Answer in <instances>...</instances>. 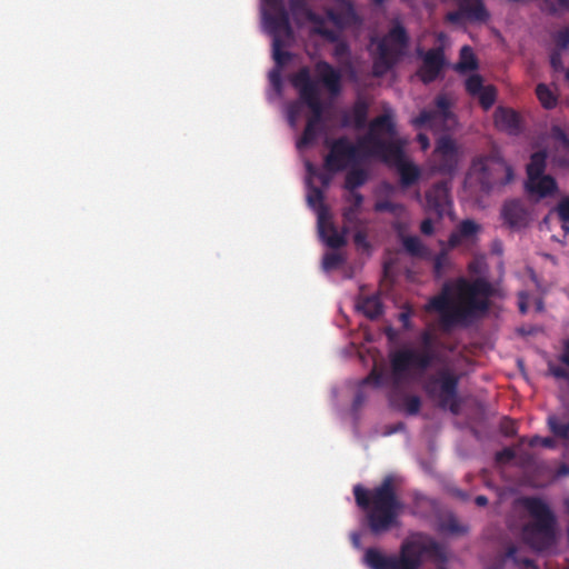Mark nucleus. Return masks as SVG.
<instances>
[{"label":"nucleus","instance_id":"39","mask_svg":"<svg viewBox=\"0 0 569 569\" xmlns=\"http://www.w3.org/2000/svg\"><path fill=\"white\" fill-rule=\"evenodd\" d=\"M436 118H437V111L425 109L416 118L412 119L411 123L413 127L420 129V128L431 124V122Z\"/></svg>","mask_w":569,"mask_h":569},{"label":"nucleus","instance_id":"46","mask_svg":"<svg viewBox=\"0 0 569 569\" xmlns=\"http://www.w3.org/2000/svg\"><path fill=\"white\" fill-rule=\"evenodd\" d=\"M441 529L449 533H463L466 529L453 517L442 523Z\"/></svg>","mask_w":569,"mask_h":569},{"label":"nucleus","instance_id":"37","mask_svg":"<svg viewBox=\"0 0 569 569\" xmlns=\"http://www.w3.org/2000/svg\"><path fill=\"white\" fill-rule=\"evenodd\" d=\"M421 408V399L415 395L402 396V409L409 416H416Z\"/></svg>","mask_w":569,"mask_h":569},{"label":"nucleus","instance_id":"21","mask_svg":"<svg viewBox=\"0 0 569 569\" xmlns=\"http://www.w3.org/2000/svg\"><path fill=\"white\" fill-rule=\"evenodd\" d=\"M481 224L472 219L462 220L448 238V247L455 249L463 243L475 244L478 241V234L481 231Z\"/></svg>","mask_w":569,"mask_h":569},{"label":"nucleus","instance_id":"27","mask_svg":"<svg viewBox=\"0 0 569 569\" xmlns=\"http://www.w3.org/2000/svg\"><path fill=\"white\" fill-rule=\"evenodd\" d=\"M439 244L441 246V250L433 257V276L437 279L442 278L451 266V259L449 257V250L451 249L448 247V242L440 240Z\"/></svg>","mask_w":569,"mask_h":569},{"label":"nucleus","instance_id":"4","mask_svg":"<svg viewBox=\"0 0 569 569\" xmlns=\"http://www.w3.org/2000/svg\"><path fill=\"white\" fill-rule=\"evenodd\" d=\"M531 521L522 528L523 541L538 552L547 551L557 542V517L548 502L540 497H523L520 500Z\"/></svg>","mask_w":569,"mask_h":569},{"label":"nucleus","instance_id":"61","mask_svg":"<svg viewBox=\"0 0 569 569\" xmlns=\"http://www.w3.org/2000/svg\"><path fill=\"white\" fill-rule=\"evenodd\" d=\"M417 141L419 142L422 150H427L430 146L429 138L425 133H419L417 136Z\"/></svg>","mask_w":569,"mask_h":569},{"label":"nucleus","instance_id":"12","mask_svg":"<svg viewBox=\"0 0 569 569\" xmlns=\"http://www.w3.org/2000/svg\"><path fill=\"white\" fill-rule=\"evenodd\" d=\"M327 144L329 152L325 157L323 167L331 173L341 172L351 164H358L362 157H369L367 147H361L360 141L353 144L347 137L327 141Z\"/></svg>","mask_w":569,"mask_h":569},{"label":"nucleus","instance_id":"51","mask_svg":"<svg viewBox=\"0 0 569 569\" xmlns=\"http://www.w3.org/2000/svg\"><path fill=\"white\" fill-rule=\"evenodd\" d=\"M308 201L309 203L315 207L317 203L320 204V209L321 208H326L322 202H323V193L322 191L319 189V188H313L311 190V192L308 194Z\"/></svg>","mask_w":569,"mask_h":569},{"label":"nucleus","instance_id":"43","mask_svg":"<svg viewBox=\"0 0 569 569\" xmlns=\"http://www.w3.org/2000/svg\"><path fill=\"white\" fill-rule=\"evenodd\" d=\"M435 104L437 107V114L440 113L442 118H448L450 113L449 99L443 94H439L435 100Z\"/></svg>","mask_w":569,"mask_h":569},{"label":"nucleus","instance_id":"29","mask_svg":"<svg viewBox=\"0 0 569 569\" xmlns=\"http://www.w3.org/2000/svg\"><path fill=\"white\" fill-rule=\"evenodd\" d=\"M368 180V173L365 169L351 164L350 170L345 178V188L348 191H356L359 187L363 186Z\"/></svg>","mask_w":569,"mask_h":569},{"label":"nucleus","instance_id":"32","mask_svg":"<svg viewBox=\"0 0 569 569\" xmlns=\"http://www.w3.org/2000/svg\"><path fill=\"white\" fill-rule=\"evenodd\" d=\"M547 426L555 438L569 443V421L562 422L557 415H549L547 418Z\"/></svg>","mask_w":569,"mask_h":569},{"label":"nucleus","instance_id":"19","mask_svg":"<svg viewBox=\"0 0 569 569\" xmlns=\"http://www.w3.org/2000/svg\"><path fill=\"white\" fill-rule=\"evenodd\" d=\"M318 228L320 236L329 248L339 249L346 246V234L349 229L343 227L342 232H338L335 226L330 222L327 208H321L318 212Z\"/></svg>","mask_w":569,"mask_h":569},{"label":"nucleus","instance_id":"22","mask_svg":"<svg viewBox=\"0 0 569 569\" xmlns=\"http://www.w3.org/2000/svg\"><path fill=\"white\" fill-rule=\"evenodd\" d=\"M501 218L508 227L520 229L528 224L529 213L520 200L511 199L505 201L501 208Z\"/></svg>","mask_w":569,"mask_h":569},{"label":"nucleus","instance_id":"45","mask_svg":"<svg viewBox=\"0 0 569 569\" xmlns=\"http://www.w3.org/2000/svg\"><path fill=\"white\" fill-rule=\"evenodd\" d=\"M343 261V258L341 257V254L339 253H327L325 257H323V267L325 269L329 270V269H335L337 267H339Z\"/></svg>","mask_w":569,"mask_h":569},{"label":"nucleus","instance_id":"33","mask_svg":"<svg viewBox=\"0 0 569 569\" xmlns=\"http://www.w3.org/2000/svg\"><path fill=\"white\" fill-rule=\"evenodd\" d=\"M319 132L320 126L307 121L303 132L297 141V148L301 150L313 144L319 136Z\"/></svg>","mask_w":569,"mask_h":569},{"label":"nucleus","instance_id":"5","mask_svg":"<svg viewBox=\"0 0 569 569\" xmlns=\"http://www.w3.org/2000/svg\"><path fill=\"white\" fill-rule=\"evenodd\" d=\"M421 349L401 348L390 355V366L393 383H401L411 369L425 372L436 360V352L432 349L435 337L429 330L420 335Z\"/></svg>","mask_w":569,"mask_h":569},{"label":"nucleus","instance_id":"8","mask_svg":"<svg viewBox=\"0 0 569 569\" xmlns=\"http://www.w3.org/2000/svg\"><path fill=\"white\" fill-rule=\"evenodd\" d=\"M397 136V126L392 109L385 108L383 113L373 118L369 123L368 133L360 139V146L367 147V154L370 157H380L388 153H400L399 140H393Z\"/></svg>","mask_w":569,"mask_h":569},{"label":"nucleus","instance_id":"52","mask_svg":"<svg viewBox=\"0 0 569 569\" xmlns=\"http://www.w3.org/2000/svg\"><path fill=\"white\" fill-rule=\"evenodd\" d=\"M549 372L556 379H563L569 382V371L563 367L549 365Z\"/></svg>","mask_w":569,"mask_h":569},{"label":"nucleus","instance_id":"15","mask_svg":"<svg viewBox=\"0 0 569 569\" xmlns=\"http://www.w3.org/2000/svg\"><path fill=\"white\" fill-rule=\"evenodd\" d=\"M458 9L446 14V21L452 24H460L462 21L471 23H486L490 13L482 0H456Z\"/></svg>","mask_w":569,"mask_h":569},{"label":"nucleus","instance_id":"48","mask_svg":"<svg viewBox=\"0 0 569 569\" xmlns=\"http://www.w3.org/2000/svg\"><path fill=\"white\" fill-rule=\"evenodd\" d=\"M542 446L545 448H549V449H553L556 448V440L551 437H539V436H535L532 437L530 440H529V446L530 447H536V446Z\"/></svg>","mask_w":569,"mask_h":569},{"label":"nucleus","instance_id":"35","mask_svg":"<svg viewBox=\"0 0 569 569\" xmlns=\"http://www.w3.org/2000/svg\"><path fill=\"white\" fill-rule=\"evenodd\" d=\"M505 557L512 560L517 566H521L522 569H539L532 559L527 557H519L518 549L513 545L507 548Z\"/></svg>","mask_w":569,"mask_h":569},{"label":"nucleus","instance_id":"36","mask_svg":"<svg viewBox=\"0 0 569 569\" xmlns=\"http://www.w3.org/2000/svg\"><path fill=\"white\" fill-rule=\"evenodd\" d=\"M476 97L479 98L480 106L485 110H489L496 102L497 90L492 86H487Z\"/></svg>","mask_w":569,"mask_h":569},{"label":"nucleus","instance_id":"53","mask_svg":"<svg viewBox=\"0 0 569 569\" xmlns=\"http://www.w3.org/2000/svg\"><path fill=\"white\" fill-rule=\"evenodd\" d=\"M349 196L347 197V201L350 203L351 207L359 210L362 207L363 203V196L358 191H349Z\"/></svg>","mask_w":569,"mask_h":569},{"label":"nucleus","instance_id":"1","mask_svg":"<svg viewBox=\"0 0 569 569\" xmlns=\"http://www.w3.org/2000/svg\"><path fill=\"white\" fill-rule=\"evenodd\" d=\"M353 496L357 506L366 513L371 533L380 535L399 525L403 503L397 493L392 476L385 477L381 483L372 489L356 485Z\"/></svg>","mask_w":569,"mask_h":569},{"label":"nucleus","instance_id":"13","mask_svg":"<svg viewBox=\"0 0 569 569\" xmlns=\"http://www.w3.org/2000/svg\"><path fill=\"white\" fill-rule=\"evenodd\" d=\"M291 83L298 90L300 100L311 111V116L307 121L321 127L325 106L320 99V90L318 83L311 78L309 68H300L293 74Z\"/></svg>","mask_w":569,"mask_h":569},{"label":"nucleus","instance_id":"9","mask_svg":"<svg viewBox=\"0 0 569 569\" xmlns=\"http://www.w3.org/2000/svg\"><path fill=\"white\" fill-rule=\"evenodd\" d=\"M459 376L450 368L443 367L436 372L427 375L421 387L425 393L432 400H437L442 409H449L453 415L460 411L458 398Z\"/></svg>","mask_w":569,"mask_h":569},{"label":"nucleus","instance_id":"26","mask_svg":"<svg viewBox=\"0 0 569 569\" xmlns=\"http://www.w3.org/2000/svg\"><path fill=\"white\" fill-rule=\"evenodd\" d=\"M357 309L370 320H375L383 313V305L378 295L359 298Z\"/></svg>","mask_w":569,"mask_h":569},{"label":"nucleus","instance_id":"60","mask_svg":"<svg viewBox=\"0 0 569 569\" xmlns=\"http://www.w3.org/2000/svg\"><path fill=\"white\" fill-rule=\"evenodd\" d=\"M569 476V466L561 463L555 471L553 478L559 479L561 477Z\"/></svg>","mask_w":569,"mask_h":569},{"label":"nucleus","instance_id":"34","mask_svg":"<svg viewBox=\"0 0 569 569\" xmlns=\"http://www.w3.org/2000/svg\"><path fill=\"white\" fill-rule=\"evenodd\" d=\"M536 94L545 109H553L557 106V97L545 83H539L536 88Z\"/></svg>","mask_w":569,"mask_h":569},{"label":"nucleus","instance_id":"25","mask_svg":"<svg viewBox=\"0 0 569 569\" xmlns=\"http://www.w3.org/2000/svg\"><path fill=\"white\" fill-rule=\"evenodd\" d=\"M495 124L498 129L516 134L520 130V117L512 109L498 107L493 113Z\"/></svg>","mask_w":569,"mask_h":569},{"label":"nucleus","instance_id":"3","mask_svg":"<svg viewBox=\"0 0 569 569\" xmlns=\"http://www.w3.org/2000/svg\"><path fill=\"white\" fill-rule=\"evenodd\" d=\"M425 555L441 562L447 560L446 548L435 539H429L425 543L405 540L398 556L386 555L371 547L365 551L362 561L369 569H420Z\"/></svg>","mask_w":569,"mask_h":569},{"label":"nucleus","instance_id":"38","mask_svg":"<svg viewBox=\"0 0 569 569\" xmlns=\"http://www.w3.org/2000/svg\"><path fill=\"white\" fill-rule=\"evenodd\" d=\"M557 214L562 222V230L565 233H569V196L562 198L557 207H556Z\"/></svg>","mask_w":569,"mask_h":569},{"label":"nucleus","instance_id":"64","mask_svg":"<svg viewBox=\"0 0 569 569\" xmlns=\"http://www.w3.org/2000/svg\"><path fill=\"white\" fill-rule=\"evenodd\" d=\"M559 360L566 365L567 367H569V352H562L559 357Z\"/></svg>","mask_w":569,"mask_h":569},{"label":"nucleus","instance_id":"24","mask_svg":"<svg viewBox=\"0 0 569 569\" xmlns=\"http://www.w3.org/2000/svg\"><path fill=\"white\" fill-rule=\"evenodd\" d=\"M369 112V104L363 99H357L353 103L350 112H347L342 116V126L343 127H353L358 130L363 129L367 124Z\"/></svg>","mask_w":569,"mask_h":569},{"label":"nucleus","instance_id":"16","mask_svg":"<svg viewBox=\"0 0 569 569\" xmlns=\"http://www.w3.org/2000/svg\"><path fill=\"white\" fill-rule=\"evenodd\" d=\"M335 7H325L327 19L339 30L360 27L362 18L357 12L351 0H335Z\"/></svg>","mask_w":569,"mask_h":569},{"label":"nucleus","instance_id":"56","mask_svg":"<svg viewBox=\"0 0 569 569\" xmlns=\"http://www.w3.org/2000/svg\"><path fill=\"white\" fill-rule=\"evenodd\" d=\"M353 241H355L356 246H358V247H362V248L369 247V243L367 240V234H366V232H363L361 230L356 231V233L353 234Z\"/></svg>","mask_w":569,"mask_h":569},{"label":"nucleus","instance_id":"49","mask_svg":"<svg viewBox=\"0 0 569 569\" xmlns=\"http://www.w3.org/2000/svg\"><path fill=\"white\" fill-rule=\"evenodd\" d=\"M500 431L506 437H512L517 433V426L513 420L503 418L500 422Z\"/></svg>","mask_w":569,"mask_h":569},{"label":"nucleus","instance_id":"57","mask_svg":"<svg viewBox=\"0 0 569 569\" xmlns=\"http://www.w3.org/2000/svg\"><path fill=\"white\" fill-rule=\"evenodd\" d=\"M420 231L425 236H431L435 231L433 221L429 218L422 220L420 223Z\"/></svg>","mask_w":569,"mask_h":569},{"label":"nucleus","instance_id":"30","mask_svg":"<svg viewBox=\"0 0 569 569\" xmlns=\"http://www.w3.org/2000/svg\"><path fill=\"white\" fill-rule=\"evenodd\" d=\"M477 68L478 61L472 49L469 46H463L460 50V58L455 66V70L459 73H466Z\"/></svg>","mask_w":569,"mask_h":569},{"label":"nucleus","instance_id":"7","mask_svg":"<svg viewBox=\"0 0 569 569\" xmlns=\"http://www.w3.org/2000/svg\"><path fill=\"white\" fill-rule=\"evenodd\" d=\"M372 42L377 43L372 73L376 77H382L400 61L409 46L410 38L402 23L396 20L383 37L372 39Z\"/></svg>","mask_w":569,"mask_h":569},{"label":"nucleus","instance_id":"28","mask_svg":"<svg viewBox=\"0 0 569 569\" xmlns=\"http://www.w3.org/2000/svg\"><path fill=\"white\" fill-rule=\"evenodd\" d=\"M309 22L315 24L313 32L323 37L330 42H335L338 40L339 34L337 31L329 29L325 26L326 20L320 14L316 13L315 11L308 12V16L305 18Z\"/></svg>","mask_w":569,"mask_h":569},{"label":"nucleus","instance_id":"2","mask_svg":"<svg viewBox=\"0 0 569 569\" xmlns=\"http://www.w3.org/2000/svg\"><path fill=\"white\" fill-rule=\"evenodd\" d=\"M490 293L491 287L485 280L461 281L458 303H453L449 293L445 291L431 298L428 307L440 313L441 325L448 330L457 325H467L479 313L487 312Z\"/></svg>","mask_w":569,"mask_h":569},{"label":"nucleus","instance_id":"6","mask_svg":"<svg viewBox=\"0 0 569 569\" xmlns=\"http://www.w3.org/2000/svg\"><path fill=\"white\" fill-rule=\"evenodd\" d=\"M513 177L512 167L497 154L476 157L468 171V178L487 194L502 189Z\"/></svg>","mask_w":569,"mask_h":569},{"label":"nucleus","instance_id":"40","mask_svg":"<svg viewBox=\"0 0 569 569\" xmlns=\"http://www.w3.org/2000/svg\"><path fill=\"white\" fill-rule=\"evenodd\" d=\"M466 91L476 97L483 89V80L480 74H471L465 82Z\"/></svg>","mask_w":569,"mask_h":569},{"label":"nucleus","instance_id":"11","mask_svg":"<svg viewBox=\"0 0 569 569\" xmlns=\"http://www.w3.org/2000/svg\"><path fill=\"white\" fill-rule=\"evenodd\" d=\"M547 159L546 150L536 151L530 156V161L526 167L525 190L538 200L553 197L559 190L556 179L546 173Z\"/></svg>","mask_w":569,"mask_h":569},{"label":"nucleus","instance_id":"55","mask_svg":"<svg viewBox=\"0 0 569 569\" xmlns=\"http://www.w3.org/2000/svg\"><path fill=\"white\" fill-rule=\"evenodd\" d=\"M411 316H412V310L410 308H406L399 315V321L402 323V327L406 330L411 329V321H410Z\"/></svg>","mask_w":569,"mask_h":569},{"label":"nucleus","instance_id":"23","mask_svg":"<svg viewBox=\"0 0 569 569\" xmlns=\"http://www.w3.org/2000/svg\"><path fill=\"white\" fill-rule=\"evenodd\" d=\"M319 81L333 97L341 92V74L327 61H318L315 66Z\"/></svg>","mask_w":569,"mask_h":569},{"label":"nucleus","instance_id":"17","mask_svg":"<svg viewBox=\"0 0 569 569\" xmlns=\"http://www.w3.org/2000/svg\"><path fill=\"white\" fill-rule=\"evenodd\" d=\"M422 57V64L417 71V76L425 83L429 84L438 79L446 66L443 49L432 48L426 52L419 51Z\"/></svg>","mask_w":569,"mask_h":569},{"label":"nucleus","instance_id":"20","mask_svg":"<svg viewBox=\"0 0 569 569\" xmlns=\"http://www.w3.org/2000/svg\"><path fill=\"white\" fill-rule=\"evenodd\" d=\"M427 209L435 212L438 218H442L448 207L451 204L450 186L448 181L435 183L426 192Z\"/></svg>","mask_w":569,"mask_h":569},{"label":"nucleus","instance_id":"62","mask_svg":"<svg viewBox=\"0 0 569 569\" xmlns=\"http://www.w3.org/2000/svg\"><path fill=\"white\" fill-rule=\"evenodd\" d=\"M365 401V396L361 391H358L353 398L352 406L355 409L359 408Z\"/></svg>","mask_w":569,"mask_h":569},{"label":"nucleus","instance_id":"44","mask_svg":"<svg viewBox=\"0 0 569 569\" xmlns=\"http://www.w3.org/2000/svg\"><path fill=\"white\" fill-rule=\"evenodd\" d=\"M359 210L355 209L350 204L343 209L342 217L343 221L351 226H358L359 224Z\"/></svg>","mask_w":569,"mask_h":569},{"label":"nucleus","instance_id":"63","mask_svg":"<svg viewBox=\"0 0 569 569\" xmlns=\"http://www.w3.org/2000/svg\"><path fill=\"white\" fill-rule=\"evenodd\" d=\"M475 502L478 507H486L489 500L486 496L480 495L476 497Z\"/></svg>","mask_w":569,"mask_h":569},{"label":"nucleus","instance_id":"31","mask_svg":"<svg viewBox=\"0 0 569 569\" xmlns=\"http://www.w3.org/2000/svg\"><path fill=\"white\" fill-rule=\"evenodd\" d=\"M402 246L411 257L428 258L430 256L429 249L421 242V240L417 236L403 237Z\"/></svg>","mask_w":569,"mask_h":569},{"label":"nucleus","instance_id":"50","mask_svg":"<svg viewBox=\"0 0 569 569\" xmlns=\"http://www.w3.org/2000/svg\"><path fill=\"white\" fill-rule=\"evenodd\" d=\"M337 44L333 49V56L338 59L340 58H348L350 54V48L349 44L346 41H336Z\"/></svg>","mask_w":569,"mask_h":569},{"label":"nucleus","instance_id":"59","mask_svg":"<svg viewBox=\"0 0 569 569\" xmlns=\"http://www.w3.org/2000/svg\"><path fill=\"white\" fill-rule=\"evenodd\" d=\"M515 458V451L510 448H505L497 453V460H512Z\"/></svg>","mask_w":569,"mask_h":569},{"label":"nucleus","instance_id":"41","mask_svg":"<svg viewBox=\"0 0 569 569\" xmlns=\"http://www.w3.org/2000/svg\"><path fill=\"white\" fill-rule=\"evenodd\" d=\"M289 9L295 17L306 18L311 11L306 0H289Z\"/></svg>","mask_w":569,"mask_h":569},{"label":"nucleus","instance_id":"18","mask_svg":"<svg viewBox=\"0 0 569 569\" xmlns=\"http://www.w3.org/2000/svg\"><path fill=\"white\" fill-rule=\"evenodd\" d=\"M378 158L385 163L393 164L396 167L400 176V183L403 188H409L419 180L420 169L418 166L406 161L402 144L400 146L399 156L386 152Z\"/></svg>","mask_w":569,"mask_h":569},{"label":"nucleus","instance_id":"14","mask_svg":"<svg viewBox=\"0 0 569 569\" xmlns=\"http://www.w3.org/2000/svg\"><path fill=\"white\" fill-rule=\"evenodd\" d=\"M460 161L457 142L449 136H441L430 157L431 168L442 174H453Z\"/></svg>","mask_w":569,"mask_h":569},{"label":"nucleus","instance_id":"58","mask_svg":"<svg viewBox=\"0 0 569 569\" xmlns=\"http://www.w3.org/2000/svg\"><path fill=\"white\" fill-rule=\"evenodd\" d=\"M550 64L555 70L562 69L561 56L559 52H552L550 56Z\"/></svg>","mask_w":569,"mask_h":569},{"label":"nucleus","instance_id":"10","mask_svg":"<svg viewBox=\"0 0 569 569\" xmlns=\"http://www.w3.org/2000/svg\"><path fill=\"white\" fill-rule=\"evenodd\" d=\"M267 8L263 12V19L269 34L272 37V57L279 67L284 66L291 54L283 51L284 46L281 36L292 37V28L290 26L289 13L284 6V0H270L263 2Z\"/></svg>","mask_w":569,"mask_h":569},{"label":"nucleus","instance_id":"42","mask_svg":"<svg viewBox=\"0 0 569 569\" xmlns=\"http://www.w3.org/2000/svg\"><path fill=\"white\" fill-rule=\"evenodd\" d=\"M373 209L377 212H390L396 214L402 210V206L390 200H378Z\"/></svg>","mask_w":569,"mask_h":569},{"label":"nucleus","instance_id":"54","mask_svg":"<svg viewBox=\"0 0 569 569\" xmlns=\"http://www.w3.org/2000/svg\"><path fill=\"white\" fill-rule=\"evenodd\" d=\"M383 375L380 371L373 369L369 376L363 380V383H373L379 387L382 385Z\"/></svg>","mask_w":569,"mask_h":569},{"label":"nucleus","instance_id":"47","mask_svg":"<svg viewBox=\"0 0 569 569\" xmlns=\"http://www.w3.org/2000/svg\"><path fill=\"white\" fill-rule=\"evenodd\" d=\"M555 41L560 50H565L569 47V27L559 30L555 34Z\"/></svg>","mask_w":569,"mask_h":569}]
</instances>
